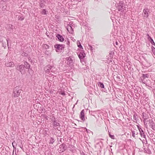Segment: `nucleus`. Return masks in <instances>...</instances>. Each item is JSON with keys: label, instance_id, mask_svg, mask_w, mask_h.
Masks as SVG:
<instances>
[{"label": "nucleus", "instance_id": "aec40b11", "mask_svg": "<svg viewBox=\"0 0 155 155\" xmlns=\"http://www.w3.org/2000/svg\"><path fill=\"white\" fill-rule=\"evenodd\" d=\"M45 53L46 55L48 56H50L51 55V53L49 51L47 50L45 52Z\"/></svg>", "mask_w": 155, "mask_h": 155}, {"label": "nucleus", "instance_id": "412c9836", "mask_svg": "<svg viewBox=\"0 0 155 155\" xmlns=\"http://www.w3.org/2000/svg\"><path fill=\"white\" fill-rule=\"evenodd\" d=\"M98 85L101 87V88H104V85L103 83H101V82H98Z\"/></svg>", "mask_w": 155, "mask_h": 155}, {"label": "nucleus", "instance_id": "6ab92c4d", "mask_svg": "<svg viewBox=\"0 0 155 155\" xmlns=\"http://www.w3.org/2000/svg\"><path fill=\"white\" fill-rule=\"evenodd\" d=\"M44 1L43 0L41 1L39 6L41 8H43L45 6V5L44 3Z\"/></svg>", "mask_w": 155, "mask_h": 155}, {"label": "nucleus", "instance_id": "7ed1b4c3", "mask_svg": "<svg viewBox=\"0 0 155 155\" xmlns=\"http://www.w3.org/2000/svg\"><path fill=\"white\" fill-rule=\"evenodd\" d=\"M67 61V64L70 66H72L74 62V58L72 56H70L66 58Z\"/></svg>", "mask_w": 155, "mask_h": 155}, {"label": "nucleus", "instance_id": "72a5a7b5", "mask_svg": "<svg viewBox=\"0 0 155 155\" xmlns=\"http://www.w3.org/2000/svg\"><path fill=\"white\" fill-rule=\"evenodd\" d=\"M147 38L149 41H150V39H151V38L150 36L148 34H147Z\"/></svg>", "mask_w": 155, "mask_h": 155}, {"label": "nucleus", "instance_id": "ddd939ff", "mask_svg": "<svg viewBox=\"0 0 155 155\" xmlns=\"http://www.w3.org/2000/svg\"><path fill=\"white\" fill-rule=\"evenodd\" d=\"M138 128L140 132L141 137L143 138H145V135L144 134V133L143 131L141 128H139V127H138Z\"/></svg>", "mask_w": 155, "mask_h": 155}, {"label": "nucleus", "instance_id": "a19ab883", "mask_svg": "<svg viewBox=\"0 0 155 155\" xmlns=\"http://www.w3.org/2000/svg\"><path fill=\"white\" fill-rule=\"evenodd\" d=\"M1 0L2 1L4 2H6L7 1V0Z\"/></svg>", "mask_w": 155, "mask_h": 155}, {"label": "nucleus", "instance_id": "f704fd0d", "mask_svg": "<svg viewBox=\"0 0 155 155\" xmlns=\"http://www.w3.org/2000/svg\"><path fill=\"white\" fill-rule=\"evenodd\" d=\"M147 38L149 41H150V39H151V38L150 36L148 34H147Z\"/></svg>", "mask_w": 155, "mask_h": 155}, {"label": "nucleus", "instance_id": "e433bc0d", "mask_svg": "<svg viewBox=\"0 0 155 155\" xmlns=\"http://www.w3.org/2000/svg\"><path fill=\"white\" fill-rule=\"evenodd\" d=\"M6 6H3L2 7V10H5L6 9Z\"/></svg>", "mask_w": 155, "mask_h": 155}, {"label": "nucleus", "instance_id": "a211bd4d", "mask_svg": "<svg viewBox=\"0 0 155 155\" xmlns=\"http://www.w3.org/2000/svg\"><path fill=\"white\" fill-rule=\"evenodd\" d=\"M7 29H13V26L11 25H7L6 27Z\"/></svg>", "mask_w": 155, "mask_h": 155}, {"label": "nucleus", "instance_id": "5701e85b", "mask_svg": "<svg viewBox=\"0 0 155 155\" xmlns=\"http://www.w3.org/2000/svg\"><path fill=\"white\" fill-rule=\"evenodd\" d=\"M77 44L78 45V46L79 48H80L83 49V47L81 45V43L79 41H77Z\"/></svg>", "mask_w": 155, "mask_h": 155}, {"label": "nucleus", "instance_id": "c756f323", "mask_svg": "<svg viewBox=\"0 0 155 155\" xmlns=\"http://www.w3.org/2000/svg\"><path fill=\"white\" fill-rule=\"evenodd\" d=\"M24 18L23 17H18V19L20 20H23L24 19Z\"/></svg>", "mask_w": 155, "mask_h": 155}, {"label": "nucleus", "instance_id": "7c9ffc66", "mask_svg": "<svg viewBox=\"0 0 155 155\" xmlns=\"http://www.w3.org/2000/svg\"><path fill=\"white\" fill-rule=\"evenodd\" d=\"M110 137L112 139H114V136L113 135H111L110 134H109Z\"/></svg>", "mask_w": 155, "mask_h": 155}, {"label": "nucleus", "instance_id": "393cba45", "mask_svg": "<svg viewBox=\"0 0 155 155\" xmlns=\"http://www.w3.org/2000/svg\"><path fill=\"white\" fill-rule=\"evenodd\" d=\"M49 47V46L47 45H43V48L45 49H48Z\"/></svg>", "mask_w": 155, "mask_h": 155}, {"label": "nucleus", "instance_id": "de8ad7c7", "mask_svg": "<svg viewBox=\"0 0 155 155\" xmlns=\"http://www.w3.org/2000/svg\"><path fill=\"white\" fill-rule=\"evenodd\" d=\"M20 148H22V147H20Z\"/></svg>", "mask_w": 155, "mask_h": 155}, {"label": "nucleus", "instance_id": "2eb2a0df", "mask_svg": "<svg viewBox=\"0 0 155 155\" xmlns=\"http://www.w3.org/2000/svg\"><path fill=\"white\" fill-rule=\"evenodd\" d=\"M56 37L60 41H64V38L63 37L59 34H57Z\"/></svg>", "mask_w": 155, "mask_h": 155}, {"label": "nucleus", "instance_id": "a18cd8bd", "mask_svg": "<svg viewBox=\"0 0 155 155\" xmlns=\"http://www.w3.org/2000/svg\"><path fill=\"white\" fill-rule=\"evenodd\" d=\"M13 153H14V152H13ZM16 154L15 153V155H14V153H13V155H16Z\"/></svg>", "mask_w": 155, "mask_h": 155}, {"label": "nucleus", "instance_id": "c85d7f7f", "mask_svg": "<svg viewBox=\"0 0 155 155\" xmlns=\"http://www.w3.org/2000/svg\"><path fill=\"white\" fill-rule=\"evenodd\" d=\"M46 10L45 9H43L41 13L43 14L46 15Z\"/></svg>", "mask_w": 155, "mask_h": 155}, {"label": "nucleus", "instance_id": "1a4fd4ad", "mask_svg": "<svg viewBox=\"0 0 155 155\" xmlns=\"http://www.w3.org/2000/svg\"><path fill=\"white\" fill-rule=\"evenodd\" d=\"M54 48H56V51L58 52L59 50H62L64 48V47L62 45L57 44L54 46Z\"/></svg>", "mask_w": 155, "mask_h": 155}, {"label": "nucleus", "instance_id": "f8f14e48", "mask_svg": "<svg viewBox=\"0 0 155 155\" xmlns=\"http://www.w3.org/2000/svg\"><path fill=\"white\" fill-rule=\"evenodd\" d=\"M84 112L85 111L84 110H83L81 112L80 114V118L81 120H84L85 117H84Z\"/></svg>", "mask_w": 155, "mask_h": 155}, {"label": "nucleus", "instance_id": "4c0bfd02", "mask_svg": "<svg viewBox=\"0 0 155 155\" xmlns=\"http://www.w3.org/2000/svg\"><path fill=\"white\" fill-rule=\"evenodd\" d=\"M2 46L4 47V48H5V47H6V44H4V43H3L2 44Z\"/></svg>", "mask_w": 155, "mask_h": 155}, {"label": "nucleus", "instance_id": "f257e3e1", "mask_svg": "<svg viewBox=\"0 0 155 155\" xmlns=\"http://www.w3.org/2000/svg\"><path fill=\"white\" fill-rule=\"evenodd\" d=\"M117 8L119 11L123 13L126 12L127 9V5L122 1L120 2Z\"/></svg>", "mask_w": 155, "mask_h": 155}, {"label": "nucleus", "instance_id": "37998d69", "mask_svg": "<svg viewBox=\"0 0 155 155\" xmlns=\"http://www.w3.org/2000/svg\"><path fill=\"white\" fill-rule=\"evenodd\" d=\"M25 56H27V54H26V53H25Z\"/></svg>", "mask_w": 155, "mask_h": 155}, {"label": "nucleus", "instance_id": "2f4dec72", "mask_svg": "<svg viewBox=\"0 0 155 155\" xmlns=\"http://www.w3.org/2000/svg\"><path fill=\"white\" fill-rule=\"evenodd\" d=\"M131 132H132V136L133 137H135V131H132Z\"/></svg>", "mask_w": 155, "mask_h": 155}, {"label": "nucleus", "instance_id": "4468645a", "mask_svg": "<svg viewBox=\"0 0 155 155\" xmlns=\"http://www.w3.org/2000/svg\"><path fill=\"white\" fill-rule=\"evenodd\" d=\"M53 124L54 128V129H57L58 128V126H59V123L58 122L57 120H54Z\"/></svg>", "mask_w": 155, "mask_h": 155}, {"label": "nucleus", "instance_id": "58836bf2", "mask_svg": "<svg viewBox=\"0 0 155 155\" xmlns=\"http://www.w3.org/2000/svg\"><path fill=\"white\" fill-rule=\"evenodd\" d=\"M8 40H9V39H7V45H8ZM8 48L9 47H8Z\"/></svg>", "mask_w": 155, "mask_h": 155}, {"label": "nucleus", "instance_id": "b1692460", "mask_svg": "<svg viewBox=\"0 0 155 155\" xmlns=\"http://www.w3.org/2000/svg\"><path fill=\"white\" fill-rule=\"evenodd\" d=\"M50 141V144H52L54 142V139L52 137L51 138Z\"/></svg>", "mask_w": 155, "mask_h": 155}, {"label": "nucleus", "instance_id": "6e6552de", "mask_svg": "<svg viewBox=\"0 0 155 155\" xmlns=\"http://www.w3.org/2000/svg\"><path fill=\"white\" fill-rule=\"evenodd\" d=\"M16 69L17 70L19 71L22 74H24L25 72L24 66L23 65H21L19 67H17Z\"/></svg>", "mask_w": 155, "mask_h": 155}, {"label": "nucleus", "instance_id": "473e14b6", "mask_svg": "<svg viewBox=\"0 0 155 155\" xmlns=\"http://www.w3.org/2000/svg\"><path fill=\"white\" fill-rule=\"evenodd\" d=\"M137 116L134 114V119L136 121H137Z\"/></svg>", "mask_w": 155, "mask_h": 155}, {"label": "nucleus", "instance_id": "a878e982", "mask_svg": "<svg viewBox=\"0 0 155 155\" xmlns=\"http://www.w3.org/2000/svg\"><path fill=\"white\" fill-rule=\"evenodd\" d=\"M114 54V52H113V51H111L110 52V53L109 54V56L110 57H113Z\"/></svg>", "mask_w": 155, "mask_h": 155}, {"label": "nucleus", "instance_id": "49530a36", "mask_svg": "<svg viewBox=\"0 0 155 155\" xmlns=\"http://www.w3.org/2000/svg\"><path fill=\"white\" fill-rule=\"evenodd\" d=\"M1 154V153H0V155Z\"/></svg>", "mask_w": 155, "mask_h": 155}, {"label": "nucleus", "instance_id": "dca6fc26", "mask_svg": "<svg viewBox=\"0 0 155 155\" xmlns=\"http://www.w3.org/2000/svg\"><path fill=\"white\" fill-rule=\"evenodd\" d=\"M5 65L7 67H11L13 66L14 65V63L13 62H9L5 63Z\"/></svg>", "mask_w": 155, "mask_h": 155}, {"label": "nucleus", "instance_id": "ea45409f", "mask_svg": "<svg viewBox=\"0 0 155 155\" xmlns=\"http://www.w3.org/2000/svg\"><path fill=\"white\" fill-rule=\"evenodd\" d=\"M115 44L116 45H117L118 44V42L117 41H116Z\"/></svg>", "mask_w": 155, "mask_h": 155}, {"label": "nucleus", "instance_id": "39448f33", "mask_svg": "<svg viewBox=\"0 0 155 155\" xmlns=\"http://www.w3.org/2000/svg\"><path fill=\"white\" fill-rule=\"evenodd\" d=\"M51 73L49 74V75H51L50 77L54 78V77H56L57 75V71L56 69L53 66H52Z\"/></svg>", "mask_w": 155, "mask_h": 155}, {"label": "nucleus", "instance_id": "f3484780", "mask_svg": "<svg viewBox=\"0 0 155 155\" xmlns=\"http://www.w3.org/2000/svg\"><path fill=\"white\" fill-rule=\"evenodd\" d=\"M23 66H24V68H25L27 69H29L30 67L29 64L26 62H25L24 65Z\"/></svg>", "mask_w": 155, "mask_h": 155}, {"label": "nucleus", "instance_id": "c9c22d12", "mask_svg": "<svg viewBox=\"0 0 155 155\" xmlns=\"http://www.w3.org/2000/svg\"><path fill=\"white\" fill-rule=\"evenodd\" d=\"M147 38L149 41H150V39H151V38L150 36L148 34H147Z\"/></svg>", "mask_w": 155, "mask_h": 155}, {"label": "nucleus", "instance_id": "20e7f679", "mask_svg": "<svg viewBox=\"0 0 155 155\" xmlns=\"http://www.w3.org/2000/svg\"><path fill=\"white\" fill-rule=\"evenodd\" d=\"M68 144L67 145L63 143L61 144L59 146V148L58 150L60 153L62 152L68 148Z\"/></svg>", "mask_w": 155, "mask_h": 155}, {"label": "nucleus", "instance_id": "bb28decb", "mask_svg": "<svg viewBox=\"0 0 155 155\" xmlns=\"http://www.w3.org/2000/svg\"><path fill=\"white\" fill-rule=\"evenodd\" d=\"M152 51L153 53L155 55V48H154L153 46H152L151 47Z\"/></svg>", "mask_w": 155, "mask_h": 155}, {"label": "nucleus", "instance_id": "9b49d317", "mask_svg": "<svg viewBox=\"0 0 155 155\" xmlns=\"http://www.w3.org/2000/svg\"><path fill=\"white\" fill-rule=\"evenodd\" d=\"M72 25L71 24L68 25L66 27V28L67 29L68 31L70 33L72 34L73 32V30L72 27Z\"/></svg>", "mask_w": 155, "mask_h": 155}, {"label": "nucleus", "instance_id": "4be33fe9", "mask_svg": "<svg viewBox=\"0 0 155 155\" xmlns=\"http://www.w3.org/2000/svg\"><path fill=\"white\" fill-rule=\"evenodd\" d=\"M149 75L147 74H143L142 76L143 79H145L146 78H148L149 77Z\"/></svg>", "mask_w": 155, "mask_h": 155}, {"label": "nucleus", "instance_id": "cd10ccee", "mask_svg": "<svg viewBox=\"0 0 155 155\" xmlns=\"http://www.w3.org/2000/svg\"><path fill=\"white\" fill-rule=\"evenodd\" d=\"M149 41L150 42V43L152 45H155L154 42V41H153V39L152 38H151V39H150V41Z\"/></svg>", "mask_w": 155, "mask_h": 155}, {"label": "nucleus", "instance_id": "c03bdc74", "mask_svg": "<svg viewBox=\"0 0 155 155\" xmlns=\"http://www.w3.org/2000/svg\"><path fill=\"white\" fill-rule=\"evenodd\" d=\"M62 95H64L65 94H64V93H62Z\"/></svg>", "mask_w": 155, "mask_h": 155}, {"label": "nucleus", "instance_id": "79ce46f5", "mask_svg": "<svg viewBox=\"0 0 155 155\" xmlns=\"http://www.w3.org/2000/svg\"><path fill=\"white\" fill-rule=\"evenodd\" d=\"M153 91L155 93V88L153 90Z\"/></svg>", "mask_w": 155, "mask_h": 155}, {"label": "nucleus", "instance_id": "9d476101", "mask_svg": "<svg viewBox=\"0 0 155 155\" xmlns=\"http://www.w3.org/2000/svg\"><path fill=\"white\" fill-rule=\"evenodd\" d=\"M52 66L50 65H48L45 67L44 68V70L45 72L46 73H48V74H50L51 72V68Z\"/></svg>", "mask_w": 155, "mask_h": 155}, {"label": "nucleus", "instance_id": "f03ea898", "mask_svg": "<svg viewBox=\"0 0 155 155\" xmlns=\"http://www.w3.org/2000/svg\"><path fill=\"white\" fill-rule=\"evenodd\" d=\"M21 90L18 87H16L14 88L13 96L15 97H18L19 96L21 92Z\"/></svg>", "mask_w": 155, "mask_h": 155}, {"label": "nucleus", "instance_id": "423d86ee", "mask_svg": "<svg viewBox=\"0 0 155 155\" xmlns=\"http://www.w3.org/2000/svg\"><path fill=\"white\" fill-rule=\"evenodd\" d=\"M150 13L149 9L147 8H145L143 10L142 15L143 17L147 18L148 17L149 14Z\"/></svg>", "mask_w": 155, "mask_h": 155}, {"label": "nucleus", "instance_id": "0eeeda50", "mask_svg": "<svg viewBox=\"0 0 155 155\" xmlns=\"http://www.w3.org/2000/svg\"><path fill=\"white\" fill-rule=\"evenodd\" d=\"M78 57L80 59L81 61V63L84 61L83 58L85 57V54L83 50L78 54Z\"/></svg>", "mask_w": 155, "mask_h": 155}]
</instances>
